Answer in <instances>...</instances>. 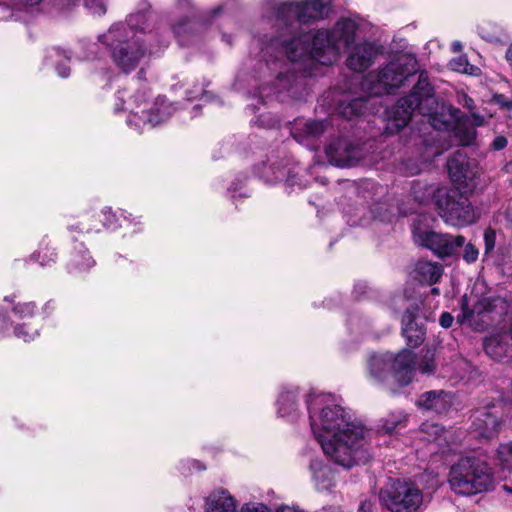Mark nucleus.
Wrapping results in <instances>:
<instances>
[{
  "mask_svg": "<svg viewBox=\"0 0 512 512\" xmlns=\"http://www.w3.org/2000/svg\"><path fill=\"white\" fill-rule=\"evenodd\" d=\"M505 217H506V220L509 223V225L512 227V205H510L507 208V210L505 212Z\"/></svg>",
  "mask_w": 512,
  "mask_h": 512,
  "instance_id": "54",
  "label": "nucleus"
},
{
  "mask_svg": "<svg viewBox=\"0 0 512 512\" xmlns=\"http://www.w3.org/2000/svg\"><path fill=\"white\" fill-rule=\"evenodd\" d=\"M222 7L221 6H218L217 8H214L213 10H211L209 13L211 14L210 17L213 18L215 17L216 15H218V13L221 11Z\"/></svg>",
  "mask_w": 512,
  "mask_h": 512,
  "instance_id": "56",
  "label": "nucleus"
},
{
  "mask_svg": "<svg viewBox=\"0 0 512 512\" xmlns=\"http://www.w3.org/2000/svg\"><path fill=\"white\" fill-rule=\"evenodd\" d=\"M239 512H271V510L263 503L249 502L243 504Z\"/></svg>",
  "mask_w": 512,
  "mask_h": 512,
  "instance_id": "39",
  "label": "nucleus"
},
{
  "mask_svg": "<svg viewBox=\"0 0 512 512\" xmlns=\"http://www.w3.org/2000/svg\"><path fill=\"white\" fill-rule=\"evenodd\" d=\"M496 459L503 469L512 471V441L501 443L498 446Z\"/></svg>",
  "mask_w": 512,
  "mask_h": 512,
  "instance_id": "32",
  "label": "nucleus"
},
{
  "mask_svg": "<svg viewBox=\"0 0 512 512\" xmlns=\"http://www.w3.org/2000/svg\"><path fill=\"white\" fill-rule=\"evenodd\" d=\"M330 3L331 0H304L301 2L268 0L266 2L267 10L275 14L276 21L284 28L277 37L271 38L263 44L261 50L266 61L284 60V41L289 43V47H296L299 36L305 34L299 31V25L326 17Z\"/></svg>",
  "mask_w": 512,
  "mask_h": 512,
  "instance_id": "3",
  "label": "nucleus"
},
{
  "mask_svg": "<svg viewBox=\"0 0 512 512\" xmlns=\"http://www.w3.org/2000/svg\"><path fill=\"white\" fill-rule=\"evenodd\" d=\"M419 172V169H416L415 171L411 172V174H416Z\"/></svg>",
  "mask_w": 512,
  "mask_h": 512,
  "instance_id": "64",
  "label": "nucleus"
},
{
  "mask_svg": "<svg viewBox=\"0 0 512 512\" xmlns=\"http://www.w3.org/2000/svg\"><path fill=\"white\" fill-rule=\"evenodd\" d=\"M94 264V261L92 258L86 253V255L83 256V263L82 266L85 268H89Z\"/></svg>",
  "mask_w": 512,
  "mask_h": 512,
  "instance_id": "51",
  "label": "nucleus"
},
{
  "mask_svg": "<svg viewBox=\"0 0 512 512\" xmlns=\"http://www.w3.org/2000/svg\"><path fill=\"white\" fill-rule=\"evenodd\" d=\"M417 307L408 306L402 318V333L411 347H418L425 338V328L416 320Z\"/></svg>",
  "mask_w": 512,
  "mask_h": 512,
  "instance_id": "19",
  "label": "nucleus"
},
{
  "mask_svg": "<svg viewBox=\"0 0 512 512\" xmlns=\"http://www.w3.org/2000/svg\"><path fill=\"white\" fill-rule=\"evenodd\" d=\"M453 321L454 317L449 312H443L439 319V323L443 328L451 327Z\"/></svg>",
  "mask_w": 512,
  "mask_h": 512,
  "instance_id": "43",
  "label": "nucleus"
},
{
  "mask_svg": "<svg viewBox=\"0 0 512 512\" xmlns=\"http://www.w3.org/2000/svg\"><path fill=\"white\" fill-rule=\"evenodd\" d=\"M496 102L501 105L502 107L511 109L512 108V101L506 99L503 95H497L495 96Z\"/></svg>",
  "mask_w": 512,
  "mask_h": 512,
  "instance_id": "46",
  "label": "nucleus"
},
{
  "mask_svg": "<svg viewBox=\"0 0 512 512\" xmlns=\"http://www.w3.org/2000/svg\"><path fill=\"white\" fill-rule=\"evenodd\" d=\"M507 145V139L504 136H497L491 146L494 150H502Z\"/></svg>",
  "mask_w": 512,
  "mask_h": 512,
  "instance_id": "45",
  "label": "nucleus"
},
{
  "mask_svg": "<svg viewBox=\"0 0 512 512\" xmlns=\"http://www.w3.org/2000/svg\"><path fill=\"white\" fill-rule=\"evenodd\" d=\"M358 512H374V507H373L372 502L363 501L358 508Z\"/></svg>",
  "mask_w": 512,
  "mask_h": 512,
  "instance_id": "48",
  "label": "nucleus"
},
{
  "mask_svg": "<svg viewBox=\"0 0 512 512\" xmlns=\"http://www.w3.org/2000/svg\"><path fill=\"white\" fill-rule=\"evenodd\" d=\"M205 93L204 89L203 88H199L197 89L196 93L192 95L191 92H188L187 93V97H188V100H192V99H195L197 98L199 95H203Z\"/></svg>",
  "mask_w": 512,
  "mask_h": 512,
  "instance_id": "53",
  "label": "nucleus"
},
{
  "mask_svg": "<svg viewBox=\"0 0 512 512\" xmlns=\"http://www.w3.org/2000/svg\"><path fill=\"white\" fill-rule=\"evenodd\" d=\"M146 94L144 90L138 91L137 95L125 101L122 92H118V99L122 102V105L127 104V106L120 108L117 104L116 110H129L130 116L128 117L127 123L130 126L134 125L136 128H141L146 125L154 127L172 115L174 109L167 103L165 98L161 97H158L155 102L146 109V106H148Z\"/></svg>",
  "mask_w": 512,
  "mask_h": 512,
  "instance_id": "8",
  "label": "nucleus"
},
{
  "mask_svg": "<svg viewBox=\"0 0 512 512\" xmlns=\"http://www.w3.org/2000/svg\"><path fill=\"white\" fill-rule=\"evenodd\" d=\"M146 14H131L127 24L117 23L110 27L100 40L111 49L115 65L125 73L134 70L146 54L147 48L142 39Z\"/></svg>",
  "mask_w": 512,
  "mask_h": 512,
  "instance_id": "4",
  "label": "nucleus"
},
{
  "mask_svg": "<svg viewBox=\"0 0 512 512\" xmlns=\"http://www.w3.org/2000/svg\"><path fill=\"white\" fill-rule=\"evenodd\" d=\"M440 187L416 182L412 185V195L420 204H427L435 201V195Z\"/></svg>",
  "mask_w": 512,
  "mask_h": 512,
  "instance_id": "31",
  "label": "nucleus"
},
{
  "mask_svg": "<svg viewBox=\"0 0 512 512\" xmlns=\"http://www.w3.org/2000/svg\"><path fill=\"white\" fill-rule=\"evenodd\" d=\"M205 512H236V501L227 490H214L206 498Z\"/></svg>",
  "mask_w": 512,
  "mask_h": 512,
  "instance_id": "22",
  "label": "nucleus"
},
{
  "mask_svg": "<svg viewBox=\"0 0 512 512\" xmlns=\"http://www.w3.org/2000/svg\"><path fill=\"white\" fill-rule=\"evenodd\" d=\"M201 26L199 20L184 18L173 26V32L180 45L189 44L195 38V31Z\"/></svg>",
  "mask_w": 512,
  "mask_h": 512,
  "instance_id": "28",
  "label": "nucleus"
},
{
  "mask_svg": "<svg viewBox=\"0 0 512 512\" xmlns=\"http://www.w3.org/2000/svg\"><path fill=\"white\" fill-rule=\"evenodd\" d=\"M435 205L440 217L449 225L463 227L475 221L470 201L456 189L440 187Z\"/></svg>",
  "mask_w": 512,
  "mask_h": 512,
  "instance_id": "11",
  "label": "nucleus"
},
{
  "mask_svg": "<svg viewBox=\"0 0 512 512\" xmlns=\"http://www.w3.org/2000/svg\"><path fill=\"white\" fill-rule=\"evenodd\" d=\"M415 357L411 350L404 349L396 356L392 354L391 378L399 387L408 385L414 374Z\"/></svg>",
  "mask_w": 512,
  "mask_h": 512,
  "instance_id": "17",
  "label": "nucleus"
},
{
  "mask_svg": "<svg viewBox=\"0 0 512 512\" xmlns=\"http://www.w3.org/2000/svg\"><path fill=\"white\" fill-rule=\"evenodd\" d=\"M27 5H35L38 4L41 0H22Z\"/></svg>",
  "mask_w": 512,
  "mask_h": 512,
  "instance_id": "57",
  "label": "nucleus"
},
{
  "mask_svg": "<svg viewBox=\"0 0 512 512\" xmlns=\"http://www.w3.org/2000/svg\"><path fill=\"white\" fill-rule=\"evenodd\" d=\"M325 131V124L319 120H298L292 128V136L299 143L306 139L317 138Z\"/></svg>",
  "mask_w": 512,
  "mask_h": 512,
  "instance_id": "24",
  "label": "nucleus"
},
{
  "mask_svg": "<svg viewBox=\"0 0 512 512\" xmlns=\"http://www.w3.org/2000/svg\"><path fill=\"white\" fill-rule=\"evenodd\" d=\"M422 431L428 434L427 440L435 441L439 445L441 444V440L447 441L449 432L444 429V427L439 426L438 424H423Z\"/></svg>",
  "mask_w": 512,
  "mask_h": 512,
  "instance_id": "33",
  "label": "nucleus"
},
{
  "mask_svg": "<svg viewBox=\"0 0 512 512\" xmlns=\"http://www.w3.org/2000/svg\"><path fill=\"white\" fill-rule=\"evenodd\" d=\"M5 301L13 303L12 314L14 317V335L23 341H31L38 335V329L32 327L29 320L36 314L37 308L34 302H15V296L5 297Z\"/></svg>",
  "mask_w": 512,
  "mask_h": 512,
  "instance_id": "13",
  "label": "nucleus"
},
{
  "mask_svg": "<svg viewBox=\"0 0 512 512\" xmlns=\"http://www.w3.org/2000/svg\"><path fill=\"white\" fill-rule=\"evenodd\" d=\"M439 137H440V133L436 132V134L432 136V139L436 140V139H439Z\"/></svg>",
  "mask_w": 512,
  "mask_h": 512,
  "instance_id": "61",
  "label": "nucleus"
},
{
  "mask_svg": "<svg viewBox=\"0 0 512 512\" xmlns=\"http://www.w3.org/2000/svg\"><path fill=\"white\" fill-rule=\"evenodd\" d=\"M298 411L297 391L285 390L277 400V412L280 417L293 418Z\"/></svg>",
  "mask_w": 512,
  "mask_h": 512,
  "instance_id": "27",
  "label": "nucleus"
},
{
  "mask_svg": "<svg viewBox=\"0 0 512 512\" xmlns=\"http://www.w3.org/2000/svg\"><path fill=\"white\" fill-rule=\"evenodd\" d=\"M479 256V250L471 243H468L463 252V259L467 263H474Z\"/></svg>",
  "mask_w": 512,
  "mask_h": 512,
  "instance_id": "40",
  "label": "nucleus"
},
{
  "mask_svg": "<svg viewBox=\"0 0 512 512\" xmlns=\"http://www.w3.org/2000/svg\"><path fill=\"white\" fill-rule=\"evenodd\" d=\"M357 23L349 18H342L331 29H320L313 36L300 35L296 47H289L284 41L285 72H280L276 85L279 91L287 89L296 80L297 73L303 77L313 74L316 62L330 65L338 58L340 52L350 47L356 38Z\"/></svg>",
  "mask_w": 512,
  "mask_h": 512,
  "instance_id": "2",
  "label": "nucleus"
},
{
  "mask_svg": "<svg viewBox=\"0 0 512 512\" xmlns=\"http://www.w3.org/2000/svg\"><path fill=\"white\" fill-rule=\"evenodd\" d=\"M504 423V406L501 403H492L477 408L471 415L472 432L485 439L496 437Z\"/></svg>",
  "mask_w": 512,
  "mask_h": 512,
  "instance_id": "12",
  "label": "nucleus"
},
{
  "mask_svg": "<svg viewBox=\"0 0 512 512\" xmlns=\"http://www.w3.org/2000/svg\"><path fill=\"white\" fill-rule=\"evenodd\" d=\"M468 122V118H460L454 128V135L462 146L472 144L476 138V130L474 127L469 126Z\"/></svg>",
  "mask_w": 512,
  "mask_h": 512,
  "instance_id": "30",
  "label": "nucleus"
},
{
  "mask_svg": "<svg viewBox=\"0 0 512 512\" xmlns=\"http://www.w3.org/2000/svg\"><path fill=\"white\" fill-rule=\"evenodd\" d=\"M318 395L308 401L311 430L323 452L335 464L351 468L369 459L364 426L339 405L327 404Z\"/></svg>",
  "mask_w": 512,
  "mask_h": 512,
  "instance_id": "1",
  "label": "nucleus"
},
{
  "mask_svg": "<svg viewBox=\"0 0 512 512\" xmlns=\"http://www.w3.org/2000/svg\"><path fill=\"white\" fill-rule=\"evenodd\" d=\"M415 272L420 281L434 284L442 276L443 268L438 263L419 261L416 264Z\"/></svg>",
  "mask_w": 512,
  "mask_h": 512,
  "instance_id": "29",
  "label": "nucleus"
},
{
  "mask_svg": "<svg viewBox=\"0 0 512 512\" xmlns=\"http://www.w3.org/2000/svg\"><path fill=\"white\" fill-rule=\"evenodd\" d=\"M406 424V415L402 412L391 414L388 418L385 419L383 424V430L385 433L391 434L395 432L398 428L404 427Z\"/></svg>",
  "mask_w": 512,
  "mask_h": 512,
  "instance_id": "34",
  "label": "nucleus"
},
{
  "mask_svg": "<svg viewBox=\"0 0 512 512\" xmlns=\"http://www.w3.org/2000/svg\"><path fill=\"white\" fill-rule=\"evenodd\" d=\"M10 332V325L8 324L6 317L0 313V337L8 335Z\"/></svg>",
  "mask_w": 512,
  "mask_h": 512,
  "instance_id": "44",
  "label": "nucleus"
},
{
  "mask_svg": "<svg viewBox=\"0 0 512 512\" xmlns=\"http://www.w3.org/2000/svg\"><path fill=\"white\" fill-rule=\"evenodd\" d=\"M484 243H485V250H484V256L489 257L495 248L496 245V233L493 229H486L484 232Z\"/></svg>",
  "mask_w": 512,
  "mask_h": 512,
  "instance_id": "36",
  "label": "nucleus"
},
{
  "mask_svg": "<svg viewBox=\"0 0 512 512\" xmlns=\"http://www.w3.org/2000/svg\"><path fill=\"white\" fill-rule=\"evenodd\" d=\"M69 71H70L69 67L64 64H59L57 66V72H58L59 76L62 78L68 77Z\"/></svg>",
  "mask_w": 512,
  "mask_h": 512,
  "instance_id": "49",
  "label": "nucleus"
},
{
  "mask_svg": "<svg viewBox=\"0 0 512 512\" xmlns=\"http://www.w3.org/2000/svg\"><path fill=\"white\" fill-rule=\"evenodd\" d=\"M105 219H104V225L107 227H113L115 222V215L113 214L112 210L110 208H105L102 211Z\"/></svg>",
  "mask_w": 512,
  "mask_h": 512,
  "instance_id": "42",
  "label": "nucleus"
},
{
  "mask_svg": "<svg viewBox=\"0 0 512 512\" xmlns=\"http://www.w3.org/2000/svg\"><path fill=\"white\" fill-rule=\"evenodd\" d=\"M492 483L491 467L480 458H461L450 469L449 485L455 494L472 496L488 490Z\"/></svg>",
  "mask_w": 512,
  "mask_h": 512,
  "instance_id": "6",
  "label": "nucleus"
},
{
  "mask_svg": "<svg viewBox=\"0 0 512 512\" xmlns=\"http://www.w3.org/2000/svg\"><path fill=\"white\" fill-rule=\"evenodd\" d=\"M418 369L422 374L430 375L434 373L436 364L433 355L428 352L418 364Z\"/></svg>",
  "mask_w": 512,
  "mask_h": 512,
  "instance_id": "37",
  "label": "nucleus"
},
{
  "mask_svg": "<svg viewBox=\"0 0 512 512\" xmlns=\"http://www.w3.org/2000/svg\"><path fill=\"white\" fill-rule=\"evenodd\" d=\"M505 57H506V60H507V62H508V64H509V66H510V67H511V69H512V43H511V44H510V46L507 48Z\"/></svg>",
  "mask_w": 512,
  "mask_h": 512,
  "instance_id": "52",
  "label": "nucleus"
},
{
  "mask_svg": "<svg viewBox=\"0 0 512 512\" xmlns=\"http://www.w3.org/2000/svg\"><path fill=\"white\" fill-rule=\"evenodd\" d=\"M325 153L329 162L338 167L354 166L362 157V152L357 146L342 138L332 141L326 147Z\"/></svg>",
  "mask_w": 512,
  "mask_h": 512,
  "instance_id": "14",
  "label": "nucleus"
},
{
  "mask_svg": "<svg viewBox=\"0 0 512 512\" xmlns=\"http://www.w3.org/2000/svg\"><path fill=\"white\" fill-rule=\"evenodd\" d=\"M85 6L94 14V15H103L106 12L105 4L102 0H84Z\"/></svg>",
  "mask_w": 512,
  "mask_h": 512,
  "instance_id": "38",
  "label": "nucleus"
},
{
  "mask_svg": "<svg viewBox=\"0 0 512 512\" xmlns=\"http://www.w3.org/2000/svg\"><path fill=\"white\" fill-rule=\"evenodd\" d=\"M505 301L498 298H483L474 305L472 309L469 307V301L467 297H463L461 300V313L457 315L456 321L460 325H468L470 327L477 328V317L485 312L492 311L498 306H504ZM504 309L505 307H501Z\"/></svg>",
  "mask_w": 512,
  "mask_h": 512,
  "instance_id": "15",
  "label": "nucleus"
},
{
  "mask_svg": "<svg viewBox=\"0 0 512 512\" xmlns=\"http://www.w3.org/2000/svg\"><path fill=\"white\" fill-rule=\"evenodd\" d=\"M392 353L372 354L367 362L368 371L371 377L377 382L383 383L391 373Z\"/></svg>",
  "mask_w": 512,
  "mask_h": 512,
  "instance_id": "23",
  "label": "nucleus"
},
{
  "mask_svg": "<svg viewBox=\"0 0 512 512\" xmlns=\"http://www.w3.org/2000/svg\"><path fill=\"white\" fill-rule=\"evenodd\" d=\"M380 53V47L373 43L357 44L348 55L347 66L356 72L365 71L373 64Z\"/></svg>",
  "mask_w": 512,
  "mask_h": 512,
  "instance_id": "18",
  "label": "nucleus"
},
{
  "mask_svg": "<svg viewBox=\"0 0 512 512\" xmlns=\"http://www.w3.org/2000/svg\"><path fill=\"white\" fill-rule=\"evenodd\" d=\"M452 402L453 397L450 393L444 390H433L421 394L416 404L420 408L440 414L448 411Z\"/></svg>",
  "mask_w": 512,
  "mask_h": 512,
  "instance_id": "20",
  "label": "nucleus"
},
{
  "mask_svg": "<svg viewBox=\"0 0 512 512\" xmlns=\"http://www.w3.org/2000/svg\"><path fill=\"white\" fill-rule=\"evenodd\" d=\"M431 293L434 294V295H439L440 291L438 288H432L431 289Z\"/></svg>",
  "mask_w": 512,
  "mask_h": 512,
  "instance_id": "59",
  "label": "nucleus"
},
{
  "mask_svg": "<svg viewBox=\"0 0 512 512\" xmlns=\"http://www.w3.org/2000/svg\"><path fill=\"white\" fill-rule=\"evenodd\" d=\"M417 67L418 62L413 55L398 54L378 72L365 77L361 83L362 89L374 96L390 93L392 89L399 88L409 76L416 73Z\"/></svg>",
  "mask_w": 512,
  "mask_h": 512,
  "instance_id": "7",
  "label": "nucleus"
},
{
  "mask_svg": "<svg viewBox=\"0 0 512 512\" xmlns=\"http://www.w3.org/2000/svg\"><path fill=\"white\" fill-rule=\"evenodd\" d=\"M80 230H81V231L90 232V231H92V230H93V228H92V227H82Z\"/></svg>",
  "mask_w": 512,
  "mask_h": 512,
  "instance_id": "60",
  "label": "nucleus"
},
{
  "mask_svg": "<svg viewBox=\"0 0 512 512\" xmlns=\"http://www.w3.org/2000/svg\"><path fill=\"white\" fill-rule=\"evenodd\" d=\"M448 172L453 182L468 185L479 173L475 162L469 161L466 154L456 151L447 163Z\"/></svg>",
  "mask_w": 512,
  "mask_h": 512,
  "instance_id": "16",
  "label": "nucleus"
},
{
  "mask_svg": "<svg viewBox=\"0 0 512 512\" xmlns=\"http://www.w3.org/2000/svg\"><path fill=\"white\" fill-rule=\"evenodd\" d=\"M437 101L433 93V87L429 82L428 74L425 71L419 73L418 82L412 92L398 101L395 116L389 119L386 130L389 134L399 132L407 126L412 114L418 111L421 115L427 116L429 125L436 127L433 114L437 110Z\"/></svg>",
  "mask_w": 512,
  "mask_h": 512,
  "instance_id": "5",
  "label": "nucleus"
},
{
  "mask_svg": "<svg viewBox=\"0 0 512 512\" xmlns=\"http://www.w3.org/2000/svg\"><path fill=\"white\" fill-rule=\"evenodd\" d=\"M389 390H390L391 392H395V388H394V387H392V386H390V387H389Z\"/></svg>",
  "mask_w": 512,
  "mask_h": 512,
  "instance_id": "63",
  "label": "nucleus"
},
{
  "mask_svg": "<svg viewBox=\"0 0 512 512\" xmlns=\"http://www.w3.org/2000/svg\"><path fill=\"white\" fill-rule=\"evenodd\" d=\"M457 101L460 105L467 108L469 112L475 110L474 100L465 93H459L457 95Z\"/></svg>",
  "mask_w": 512,
  "mask_h": 512,
  "instance_id": "41",
  "label": "nucleus"
},
{
  "mask_svg": "<svg viewBox=\"0 0 512 512\" xmlns=\"http://www.w3.org/2000/svg\"><path fill=\"white\" fill-rule=\"evenodd\" d=\"M435 221L436 219L431 215H418L412 226L414 242L432 250L439 257L451 256L464 245L465 238L461 235L453 236L434 232L432 224Z\"/></svg>",
  "mask_w": 512,
  "mask_h": 512,
  "instance_id": "10",
  "label": "nucleus"
},
{
  "mask_svg": "<svg viewBox=\"0 0 512 512\" xmlns=\"http://www.w3.org/2000/svg\"><path fill=\"white\" fill-rule=\"evenodd\" d=\"M472 117V124L473 126H482L484 124V117L480 114H477L475 110L470 112Z\"/></svg>",
  "mask_w": 512,
  "mask_h": 512,
  "instance_id": "47",
  "label": "nucleus"
},
{
  "mask_svg": "<svg viewBox=\"0 0 512 512\" xmlns=\"http://www.w3.org/2000/svg\"><path fill=\"white\" fill-rule=\"evenodd\" d=\"M181 6H187V7H190L191 6V3L189 0H183L181 3H180Z\"/></svg>",
  "mask_w": 512,
  "mask_h": 512,
  "instance_id": "58",
  "label": "nucleus"
},
{
  "mask_svg": "<svg viewBox=\"0 0 512 512\" xmlns=\"http://www.w3.org/2000/svg\"><path fill=\"white\" fill-rule=\"evenodd\" d=\"M449 67L456 72L471 73L470 70L473 68L469 65L468 60L465 56H458L453 58L449 62Z\"/></svg>",
  "mask_w": 512,
  "mask_h": 512,
  "instance_id": "35",
  "label": "nucleus"
},
{
  "mask_svg": "<svg viewBox=\"0 0 512 512\" xmlns=\"http://www.w3.org/2000/svg\"><path fill=\"white\" fill-rule=\"evenodd\" d=\"M379 501L390 512H419L424 496L414 482L389 478L379 491Z\"/></svg>",
  "mask_w": 512,
  "mask_h": 512,
  "instance_id": "9",
  "label": "nucleus"
},
{
  "mask_svg": "<svg viewBox=\"0 0 512 512\" xmlns=\"http://www.w3.org/2000/svg\"><path fill=\"white\" fill-rule=\"evenodd\" d=\"M454 52H459L462 49V45L459 41H454L451 46Z\"/></svg>",
  "mask_w": 512,
  "mask_h": 512,
  "instance_id": "55",
  "label": "nucleus"
},
{
  "mask_svg": "<svg viewBox=\"0 0 512 512\" xmlns=\"http://www.w3.org/2000/svg\"><path fill=\"white\" fill-rule=\"evenodd\" d=\"M444 149L445 148L440 149V148L430 147L431 151L427 152L426 158L429 159V158L437 157L443 153Z\"/></svg>",
  "mask_w": 512,
  "mask_h": 512,
  "instance_id": "50",
  "label": "nucleus"
},
{
  "mask_svg": "<svg viewBox=\"0 0 512 512\" xmlns=\"http://www.w3.org/2000/svg\"><path fill=\"white\" fill-rule=\"evenodd\" d=\"M366 108V99L364 97L350 98V96H345L340 100L337 112L343 118L351 120L354 117L362 115L366 111Z\"/></svg>",
  "mask_w": 512,
  "mask_h": 512,
  "instance_id": "26",
  "label": "nucleus"
},
{
  "mask_svg": "<svg viewBox=\"0 0 512 512\" xmlns=\"http://www.w3.org/2000/svg\"><path fill=\"white\" fill-rule=\"evenodd\" d=\"M509 335L505 332L495 333L484 340L486 354L494 360H501L509 350Z\"/></svg>",
  "mask_w": 512,
  "mask_h": 512,
  "instance_id": "25",
  "label": "nucleus"
},
{
  "mask_svg": "<svg viewBox=\"0 0 512 512\" xmlns=\"http://www.w3.org/2000/svg\"><path fill=\"white\" fill-rule=\"evenodd\" d=\"M310 471L315 487L319 491H329L335 486V475L332 468L322 460H312Z\"/></svg>",
  "mask_w": 512,
  "mask_h": 512,
  "instance_id": "21",
  "label": "nucleus"
},
{
  "mask_svg": "<svg viewBox=\"0 0 512 512\" xmlns=\"http://www.w3.org/2000/svg\"><path fill=\"white\" fill-rule=\"evenodd\" d=\"M53 52H54L56 55L60 56V51H59L58 49L53 50Z\"/></svg>",
  "mask_w": 512,
  "mask_h": 512,
  "instance_id": "62",
  "label": "nucleus"
}]
</instances>
